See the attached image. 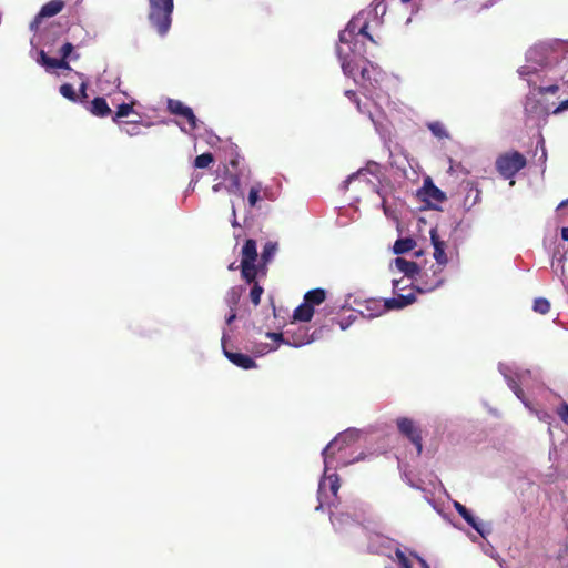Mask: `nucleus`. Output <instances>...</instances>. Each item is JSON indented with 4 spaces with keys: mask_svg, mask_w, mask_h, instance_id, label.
Wrapping results in <instances>:
<instances>
[{
    "mask_svg": "<svg viewBox=\"0 0 568 568\" xmlns=\"http://www.w3.org/2000/svg\"><path fill=\"white\" fill-rule=\"evenodd\" d=\"M242 261L241 262H250L255 263L257 260V248L255 240L248 239L245 241L242 247Z\"/></svg>",
    "mask_w": 568,
    "mask_h": 568,
    "instance_id": "6ab92c4d",
    "label": "nucleus"
},
{
    "mask_svg": "<svg viewBox=\"0 0 568 568\" xmlns=\"http://www.w3.org/2000/svg\"><path fill=\"white\" fill-rule=\"evenodd\" d=\"M415 246V240H413L412 237H402L396 240L393 250L395 254H404L412 251Z\"/></svg>",
    "mask_w": 568,
    "mask_h": 568,
    "instance_id": "393cba45",
    "label": "nucleus"
},
{
    "mask_svg": "<svg viewBox=\"0 0 568 568\" xmlns=\"http://www.w3.org/2000/svg\"><path fill=\"white\" fill-rule=\"evenodd\" d=\"M552 67L558 71V75L561 77V82L568 84V51Z\"/></svg>",
    "mask_w": 568,
    "mask_h": 568,
    "instance_id": "cd10ccee",
    "label": "nucleus"
},
{
    "mask_svg": "<svg viewBox=\"0 0 568 568\" xmlns=\"http://www.w3.org/2000/svg\"><path fill=\"white\" fill-rule=\"evenodd\" d=\"M266 336L275 342L285 343V341H286V338H284V335L282 333H267Z\"/></svg>",
    "mask_w": 568,
    "mask_h": 568,
    "instance_id": "8fccbe9b",
    "label": "nucleus"
},
{
    "mask_svg": "<svg viewBox=\"0 0 568 568\" xmlns=\"http://www.w3.org/2000/svg\"><path fill=\"white\" fill-rule=\"evenodd\" d=\"M455 509L471 528H474L477 532L484 536V532L481 531L479 524L464 505H462L460 503H455Z\"/></svg>",
    "mask_w": 568,
    "mask_h": 568,
    "instance_id": "aec40b11",
    "label": "nucleus"
},
{
    "mask_svg": "<svg viewBox=\"0 0 568 568\" xmlns=\"http://www.w3.org/2000/svg\"><path fill=\"white\" fill-rule=\"evenodd\" d=\"M337 54L342 62L343 72L348 77H353L355 73V68L353 65V61L348 59L349 54L345 52L342 47L337 48Z\"/></svg>",
    "mask_w": 568,
    "mask_h": 568,
    "instance_id": "a878e982",
    "label": "nucleus"
},
{
    "mask_svg": "<svg viewBox=\"0 0 568 568\" xmlns=\"http://www.w3.org/2000/svg\"><path fill=\"white\" fill-rule=\"evenodd\" d=\"M241 298V292L237 287H232L229 290L225 296V302L230 310H236L239 302Z\"/></svg>",
    "mask_w": 568,
    "mask_h": 568,
    "instance_id": "c756f323",
    "label": "nucleus"
},
{
    "mask_svg": "<svg viewBox=\"0 0 568 568\" xmlns=\"http://www.w3.org/2000/svg\"><path fill=\"white\" fill-rule=\"evenodd\" d=\"M236 318V310H230V314L225 317V322L227 325H231Z\"/></svg>",
    "mask_w": 568,
    "mask_h": 568,
    "instance_id": "603ef678",
    "label": "nucleus"
},
{
    "mask_svg": "<svg viewBox=\"0 0 568 568\" xmlns=\"http://www.w3.org/2000/svg\"><path fill=\"white\" fill-rule=\"evenodd\" d=\"M232 216H233L232 226H234V227L240 226V224H239V222L236 220V211H235L234 206L232 207Z\"/></svg>",
    "mask_w": 568,
    "mask_h": 568,
    "instance_id": "13d9d810",
    "label": "nucleus"
},
{
    "mask_svg": "<svg viewBox=\"0 0 568 568\" xmlns=\"http://www.w3.org/2000/svg\"><path fill=\"white\" fill-rule=\"evenodd\" d=\"M182 118H184L189 125H190V130H195L197 128V124H196V116L193 112V110L189 106L187 110L181 115Z\"/></svg>",
    "mask_w": 568,
    "mask_h": 568,
    "instance_id": "79ce46f5",
    "label": "nucleus"
},
{
    "mask_svg": "<svg viewBox=\"0 0 568 568\" xmlns=\"http://www.w3.org/2000/svg\"><path fill=\"white\" fill-rule=\"evenodd\" d=\"M568 110V99L561 101L552 111V114H559L564 111Z\"/></svg>",
    "mask_w": 568,
    "mask_h": 568,
    "instance_id": "09e8293b",
    "label": "nucleus"
},
{
    "mask_svg": "<svg viewBox=\"0 0 568 568\" xmlns=\"http://www.w3.org/2000/svg\"><path fill=\"white\" fill-rule=\"evenodd\" d=\"M402 1L406 3V2H409L410 0H402Z\"/></svg>",
    "mask_w": 568,
    "mask_h": 568,
    "instance_id": "338daca9",
    "label": "nucleus"
},
{
    "mask_svg": "<svg viewBox=\"0 0 568 568\" xmlns=\"http://www.w3.org/2000/svg\"><path fill=\"white\" fill-rule=\"evenodd\" d=\"M557 414L560 419L568 425V404L566 402L559 406Z\"/></svg>",
    "mask_w": 568,
    "mask_h": 568,
    "instance_id": "49530a36",
    "label": "nucleus"
},
{
    "mask_svg": "<svg viewBox=\"0 0 568 568\" xmlns=\"http://www.w3.org/2000/svg\"><path fill=\"white\" fill-rule=\"evenodd\" d=\"M365 311L367 312V317L379 316L388 308L385 306V301L382 303L379 300H368L365 302Z\"/></svg>",
    "mask_w": 568,
    "mask_h": 568,
    "instance_id": "4be33fe9",
    "label": "nucleus"
},
{
    "mask_svg": "<svg viewBox=\"0 0 568 568\" xmlns=\"http://www.w3.org/2000/svg\"><path fill=\"white\" fill-rule=\"evenodd\" d=\"M141 124L139 122H123L121 131L130 136H135L141 133Z\"/></svg>",
    "mask_w": 568,
    "mask_h": 568,
    "instance_id": "c9c22d12",
    "label": "nucleus"
},
{
    "mask_svg": "<svg viewBox=\"0 0 568 568\" xmlns=\"http://www.w3.org/2000/svg\"><path fill=\"white\" fill-rule=\"evenodd\" d=\"M430 241L434 246V258L436 260L438 266L437 270L433 271V277L430 280L427 278V274H424L420 278V285L416 287V290L420 293L432 292L439 287L444 278L442 276L443 267L447 264L448 258L445 253L446 243L440 240L437 229L433 227L429 232Z\"/></svg>",
    "mask_w": 568,
    "mask_h": 568,
    "instance_id": "f257e3e1",
    "label": "nucleus"
},
{
    "mask_svg": "<svg viewBox=\"0 0 568 568\" xmlns=\"http://www.w3.org/2000/svg\"><path fill=\"white\" fill-rule=\"evenodd\" d=\"M552 110L535 97L528 95L525 102V113L527 118L535 121H546L552 114Z\"/></svg>",
    "mask_w": 568,
    "mask_h": 568,
    "instance_id": "0eeeda50",
    "label": "nucleus"
},
{
    "mask_svg": "<svg viewBox=\"0 0 568 568\" xmlns=\"http://www.w3.org/2000/svg\"><path fill=\"white\" fill-rule=\"evenodd\" d=\"M396 558L400 565V568H412V565H410L408 558L402 550H399V549L396 550Z\"/></svg>",
    "mask_w": 568,
    "mask_h": 568,
    "instance_id": "c03bdc74",
    "label": "nucleus"
},
{
    "mask_svg": "<svg viewBox=\"0 0 568 568\" xmlns=\"http://www.w3.org/2000/svg\"><path fill=\"white\" fill-rule=\"evenodd\" d=\"M189 106H186L182 101L180 100H174V99H169L168 100V110L170 111V113L172 114H175V115H182L186 110H187Z\"/></svg>",
    "mask_w": 568,
    "mask_h": 568,
    "instance_id": "7c9ffc66",
    "label": "nucleus"
},
{
    "mask_svg": "<svg viewBox=\"0 0 568 568\" xmlns=\"http://www.w3.org/2000/svg\"><path fill=\"white\" fill-rule=\"evenodd\" d=\"M314 315V308L304 301L294 310L293 318L300 322H310Z\"/></svg>",
    "mask_w": 568,
    "mask_h": 568,
    "instance_id": "412c9836",
    "label": "nucleus"
},
{
    "mask_svg": "<svg viewBox=\"0 0 568 568\" xmlns=\"http://www.w3.org/2000/svg\"><path fill=\"white\" fill-rule=\"evenodd\" d=\"M368 30V22L364 21L361 27H358V36H363L367 40H369L373 43H376L373 36L367 31Z\"/></svg>",
    "mask_w": 568,
    "mask_h": 568,
    "instance_id": "37998d69",
    "label": "nucleus"
},
{
    "mask_svg": "<svg viewBox=\"0 0 568 568\" xmlns=\"http://www.w3.org/2000/svg\"><path fill=\"white\" fill-rule=\"evenodd\" d=\"M519 75L528 82L529 78H534L538 81V84L551 83L555 80H561L558 71L555 70L552 64L542 65L540 69H537L531 65H523L518 70Z\"/></svg>",
    "mask_w": 568,
    "mask_h": 568,
    "instance_id": "39448f33",
    "label": "nucleus"
},
{
    "mask_svg": "<svg viewBox=\"0 0 568 568\" xmlns=\"http://www.w3.org/2000/svg\"><path fill=\"white\" fill-rule=\"evenodd\" d=\"M365 63L361 69V85L365 90L366 97L373 100L376 91L381 89L385 73L377 64L368 60H365Z\"/></svg>",
    "mask_w": 568,
    "mask_h": 568,
    "instance_id": "7ed1b4c3",
    "label": "nucleus"
},
{
    "mask_svg": "<svg viewBox=\"0 0 568 568\" xmlns=\"http://www.w3.org/2000/svg\"><path fill=\"white\" fill-rule=\"evenodd\" d=\"M326 298V292L323 288H314L304 295V301L310 303V305L314 308L315 305L322 304Z\"/></svg>",
    "mask_w": 568,
    "mask_h": 568,
    "instance_id": "5701e85b",
    "label": "nucleus"
},
{
    "mask_svg": "<svg viewBox=\"0 0 568 568\" xmlns=\"http://www.w3.org/2000/svg\"><path fill=\"white\" fill-rule=\"evenodd\" d=\"M355 106L357 109V111L362 114H365L369 118V120L375 123V120H374V116H373V113L369 109V104L367 102H362L361 99L356 100L355 102Z\"/></svg>",
    "mask_w": 568,
    "mask_h": 568,
    "instance_id": "58836bf2",
    "label": "nucleus"
},
{
    "mask_svg": "<svg viewBox=\"0 0 568 568\" xmlns=\"http://www.w3.org/2000/svg\"><path fill=\"white\" fill-rule=\"evenodd\" d=\"M223 353L225 357L237 367L243 369H251L256 367L255 361L246 354L227 351L224 346Z\"/></svg>",
    "mask_w": 568,
    "mask_h": 568,
    "instance_id": "9b49d317",
    "label": "nucleus"
},
{
    "mask_svg": "<svg viewBox=\"0 0 568 568\" xmlns=\"http://www.w3.org/2000/svg\"><path fill=\"white\" fill-rule=\"evenodd\" d=\"M236 268H237V266H235V263H232V264L229 266V270H231V271H234V270H236Z\"/></svg>",
    "mask_w": 568,
    "mask_h": 568,
    "instance_id": "0e129e2a",
    "label": "nucleus"
},
{
    "mask_svg": "<svg viewBox=\"0 0 568 568\" xmlns=\"http://www.w3.org/2000/svg\"><path fill=\"white\" fill-rule=\"evenodd\" d=\"M416 301V296L414 293H409L406 295L398 294L395 297L385 300V306L388 310H400Z\"/></svg>",
    "mask_w": 568,
    "mask_h": 568,
    "instance_id": "2eb2a0df",
    "label": "nucleus"
},
{
    "mask_svg": "<svg viewBox=\"0 0 568 568\" xmlns=\"http://www.w3.org/2000/svg\"><path fill=\"white\" fill-rule=\"evenodd\" d=\"M345 95L355 104L356 100H358V95L355 91L353 90H346L345 91Z\"/></svg>",
    "mask_w": 568,
    "mask_h": 568,
    "instance_id": "3c124183",
    "label": "nucleus"
},
{
    "mask_svg": "<svg viewBox=\"0 0 568 568\" xmlns=\"http://www.w3.org/2000/svg\"><path fill=\"white\" fill-rule=\"evenodd\" d=\"M275 251L276 245L274 243L268 242L265 244L262 252V260L264 261V263H267L273 257Z\"/></svg>",
    "mask_w": 568,
    "mask_h": 568,
    "instance_id": "ea45409f",
    "label": "nucleus"
},
{
    "mask_svg": "<svg viewBox=\"0 0 568 568\" xmlns=\"http://www.w3.org/2000/svg\"><path fill=\"white\" fill-rule=\"evenodd\" d=\"M80 97V101H82V99H85L87 98V83L85 82H82L81 85H80V94H78Z\"/></svg>",
    "mask_w": 568,
    "mask_h": 568,
    "instance_id": "5fc2aeb1",
    "label": "nucleus"
},
{
    "mask_svg": "<svg viewBox=\"0 0 568 568\" xmlns=\"http://www.w3.org/2000/svg\"><path fill=\"white\" fill-rule=\"evenodd\" d=\"M467 194L465 196V204H469L470 206L475 205L480 199V190L477 184L474 182H467Z\"/></svg>",
    "mask_w": 568,
    "mask_h": 568,
    "instance_id": "c85d7f7f",
    "label": "nucleus"
},
{
    "mask_svg": "<svg viewBox=\"0 0 568 568\" xmlns=\"http://www.w3.org/2000/svg\"><path fill=\"white\" fill-rule=\"evenodd\" d=\"M559 82H561V80H555L551 83L546 84H538L537 80H535L534 78H529L528 87L530 88V94H532L534 92H536L539 95H545L548 93L556 94L560 88Z\"/></svg>",
    "mask_w": 568,
    "mask_h": 568,
    "instance_id": "ddd939ff",
    "label": "nucleus"
},
{
    "mask_svg": "<svg viewBox=\"0 0 568 568\" xmlns=\"http://www.w3.org/2000/svg\"><path fill=\"white\" fill-rule=\"evenodd\" d=\"M132 112H133L132 103H122L118 106L112 120H113V122L119 123L120 118L128 116Z\"/></svg>",
    "mask_w": 568,
    "mask_h": 568,
    "instance_id": "72a5a7b5",
    "label": "nucleus"
},
{
    "mask_svg": "<svg viewBox=\"0 0 568 568\" xmlns=\"http://www.w3.org/2000/svg\"><path fill=\"white\" fill-rule=\"evenodd\" d=\"M399 433L408 438L416 447L417 455L423 453V437L420 427L408 417H400L396 420Z\"/></svg>",
    "mask_w": 568,
    "mask_h": 568,
    "instance_id": "423d86ee",
    "label": "nucleus"
},
{
    "mask_svg": "<svg viewBox=\"0 0 568 568\" xmlns=\"http://www.w3.org/2000/svg\"><path fill=\"white\" fill-rule=\"evenodd\" d=\"M326 481H328L329 490H331L332 495L335 497L337 496L338 489L341 487L339 478L336 474H332V475L327 476L324 480H322L320 483V487H318V499H320L321 504L317 507V509L323 506L322 495H323V490H324V486H325Z\"/></svg>",
    "mask_w": 568,
    "mask_h": 568,
    "instance_id": "a211bd4d",
    "label": "nucleus"
},
{
    "mask_svg": "<svg viewBox=\"0 0 568 568\" xmlns=\"http://www.w3.org/2000/svg\"><path fill=\"white\" fill-rule=\"evenodd\" d=\"M59 91L62 97H64L65 99L72 101V102L80 101V97L77 94L74 88L70 83H63L60 87Z\"/></svg>",
    "mask_w": 568,
    "mask_h": 568,
    "instance_id": "2f4dec72",
    "label": "nucleus"
},
{
    "mask_svg": "<svg viewBox=\"0 0 568 568\" xmlns=\"http://www.w3.org/2000/svg\"><path fill=\"white\" fill-rule=\"evenodd\" d=\"M41 63L48 68H58V69H67L70 70V65L68 61H64V59H55L50 58L45 54L44 51L40 52Z\"/></svg>",
    "mask_w": 568,
    "mask_h": 568,
    "instance_id": "b1692460",
    "label": "nucleus"
},
{
    "mask_svg": "<svg viewBox=\"0 0 568 568\" xmlns=\"http://www.w3.org/2000/svg\"><path fill=\"white\" fill-rule=\"evenodd\" d=\"M428 129L433 132V134L435 136H438V138L447 136L446 130L440 122L429 123Z\"/></svg>",
    "mask_w": 568,
    "mask_h": 568,
    "instance_id": "a19ab883",
    "label": "nucleus"
},
{
    "mask_svg": "<svg viewBox=\"0 0 568 568\" xmlns=\"http://www.w3.org/2000/svg\"><path fill=\"white\" fill-rule=\"evenodd\" d=\"M359 19H352L346 28L339 33V41L342 44L351 45L355 38L358 36V27H361Z\"/></svg>",
    "mask_w": 568,
    "mask_h": 568,
    "instance_id": "4468645a",
    "label": "nucleus"
},
{
    "mask_svg": "<svg viewBox=\"0 0 568 568\" xmlns=\"http://www.w3.org/2000/svg\"><path fill=\"white\" fill-rule=\"evenodd\" d=\"M395 266L409 278H415L419 274L420 268L416 262L407 261L404 257H396Z\"/></svg>",
    "mask_w": 568,
    "mask_h": 568,
    "instance_id": "dca6fc26",
    "label": "nucleus"
},
{
    "mask_svg": "<svg viewBox=\"0 0 568 568\" xmlns=\"http://www.w3.org/2000/svg\"><path fill=\"white\" fill-rule=\"evenodd\" d=\"M63 7L64 2L62 0H51L47 2L44 6H42L39 13L30 23V29L37 30L44 18H50L58 14L59 12L62 11Z\"/></svg>",
    "mask_w": 568,
    "mask_h": 568,
    "instance_id": "1a4fd4ad",
    "label": "nucleus"
},
{
    "mask_svg": "<svg viewBox=\"0 0 568 568\" xmlns=\"http://www.w3.org/2000/svg\"><path fill=\"white\" fill-rule=\"evenodd\" d=\"M261 190H262V186L260 183L253 185L250 189L247 201H248V205L251 207H254L257 204V202L261 200V196H260Z\"/></svg>",
    "mask_w": 568,
    "mask_h": 568,
    "instance_id": "e433bc0d",
    "label": "nucleus"
},
{
    "mask_svg": "<svg viewBox=\"0 0 568 568\" xmlns=\"http://www.w3.org/2000/svg\"><path fill=\"white\" fill-rule=\"evenodd\" d=\"M213 189H214V191H219L217 185H214Z\"/></svg>",
    "mask_w": 568,
    "mask_h": 568,
    "instance_id": "69168bd1",
    "label": "nucleus"
},
{
    "mask_svg": "<svg viewBox=\"0 0 568 568\" xmlns=\"http://www.w3.org/2000/svg\"><path fill=\"white\" fill-rule=\"evenodd\" d=\"M232 186L235 189L234 192H236L240 189V176L236 174L231 175Z\"/></svg>",
    "mask_w": 568,
    "mask_h": 568,
    "instance_id": "864d4df0",
    "label": "nucleus"
},
{
    "mask_svg": "<svg viewBox=\"0 0 568 568\" xmlns=\"http://www.w3.org/2000/svg\"><path fill=\"white\" fill-rule=\"evenodd\" d=\"M414 557L417 559L422 568H430L428 562L423 557L418 556L417 554H414Z\"/></svg>",
    "mask_w": 568,
    "mask_h": 568,
    "instance_id": "6e6d98bb",
    "label": "nucleus"
},
{
    "mask_svg": "<svg viewBox=\"0 0 568 568\" xmlns=\"http://www.w3.org/2000/svg\"><path fill=\"white\" fill-rule=\"evenodd\" d=\"M174 0H149L148 19L160 36H165L172 23Z\"/></svg>",
    "mask_w": 568,
    "mask_h": 568,
    "instance_id": "f03ea898",
    "label": "nucleus"
},
{
    "mask_svg": "<svg viewBox=\"0 0 568 568\" xmlns=\"http://www.w3.org/2000/svg\"><path fill=\"white\" fill-rule=\"evenodd\" d=\"M355 174H352L349 175L345 181H344V184H345V189H347L348 184L351 183V181L354 179Z\"/></svg>",
    "mask_w": 568,
    "mask_h": 568,
    "instance_id": "052dcab7",
    "label": "nucleus"
},
{
    "mask_svg": "<svg viewBox=\"0 0 568 568\" xmlns=\"http://www.w3.org/2000/svg\"><path fill=\"white\" fill-rule=\"evenodd\" d=\"M356 438L357 434L354 430L338 434L322 452L325 463H327L328 458L333 457L336 450H342L349 442Z\"/></svg>",
    "mask_w": 568,
    "mask_h": 568,
    "instance_id": "6e6552de",
    "label": "nucleus"
},
{
    "mask_svg": "<svg viewBox=\"0 0 568 568\" xmlns=\"http://www.w3.org/2000/svg\"><path fill=\"white\" fill-rule=\"evenodd\" d=\"M532 310L545 315L550 311V302L547 298L538 297L534 301Z\"/></svg>",
    "mask_w": 568,
    "mask_h": 568,
    "instance_id": "f704fd0d",
    "label": "nucleus"
},
{
    "mask_svg": "<svg viewBox=\"0 0 568 568\" xmlns=\"http://www.w3.org/2000/svg\"><path fill=\"white\" fill-rule=\"evenodd\" d=\"M213 162H214L213 154L210 152H205L195 158L194 166L196 169H204V168H207Z\"/></svg>",
    "mask_w": 568,
    "mask_h": 568,
    "instance_id": "473e14b6",
    "label": "nucleus"
},
{
    "mask_svg": "<svg viewBox=\"0 0 568 568\" xmlns=\"http://www.w3.org/2000/svg\"><path fill=\"white\" fill-rule=\"evenodd\" d=\"M72 51H73L72 43H70V42L64 43L60 49L61 59H64V61H67V58H69L71 55Z\"/></svg>",
    "mask_w": 568,
    "mask_h": 568,
    "instance_id": "de8ad7c7",
    "label": "nucleus"
},
{
    "mask_svg": "<svg viewBox=\"0 0 568 568\" xmlns=\"http://www.w3.org/2000/svg\"><path fill=\"white\" fill-rule=\"evenodd\" d=\"M393 286H394V291L399 290V281L393 280Z\"/></svg>",
    "mask_w": 568,
    "mask_h": 568,
    "instance_id": "680f3d73",
    "label": "nucleus"
},
{
    "mask_svg": "<svg viewBox=\"0 0 568 568\" xmlns=\"http://www.w3.org/2000/svg\"><path fill=\"white\" fill-rule=\"evenodd\" d=\"M419 195L425 202L435 201L437 203H440L446 200L445 193L440 189H438L429 178H427L424 181V185L419 191Z\"/></svg>",
    "mask_w": 568,
    "mask_h": 568,
    "instance_id": "9d476101",
    "label": "nucleus"
},
{
    "mask_svg": "<svg viewBox=\"0 0 568 568\" xmlns=\"http://www.w3.org/2000/svg\"><path fill=\"white\" fill-rule=\"evenodd\" d=\"M561 239L564 241H568V227H562L561 229Z\"/></svg>",
    "mask_w": 568,
    "mask_h": 568,
    "instance_id": "bf43d9fd",
    "label": "nucleus"
},
{
    "mask_svg": "<svg viewBox=\"0 0 568 568\" xmlns=\"http://www.w3.org/2000/svg\"><path fill=\"white\" fill-rule=\"evenodd\" d=\"M241 275L247 283H255L257 268L255 263L241 262Z\"/></svg>",
    "mask_w": 568,
    "mask_h": 568,
    "instance_id": "bb28decb",
    "label": "nucleus"
},
{
    "mask_svg": "<svg viewBox=\"0 0 568 568\" xmlns=\"http://www.w3.org/2000/svg\"><path fill=\"white\" fill-rule=\"evenodd\" d=\"M91 114L99 116V118H105L112 113V110L110 109L106 100L102 97L94 98L90 106L88 108Z\"/></svg>",
    "mask_w": 568,
    "mask_h": 568,
    "instance_id": "f3484780",
    "label": "nucleus"
},
{
    "mask_svg": "<svg viewBox=\"0 0 568 568\" xmlns=\"http://www.w3.org/2000/svg\"><path fill=\"white\" fill-rule=\"evenodd\" d=\"M526 164V158L518 151L503 153L496 159V170L504 179L514 178Z\"/></svg>",
    "mask_w": 568,
    "mask_h": 568,
    "instance_id": "20e7f679",
    "label": "nucleus"
},
{
    "mask_svg": "<svg viewBox=\"0 0 568 568\" xmlns=\"http://www.w3.org/2000/svg\"><path fill=\"white\" fill-rule=\"evenodd\" d=\"M567 204H568V200H565V201H562V202L558 205V207H557V209H558V210H560V209L565 207Z\"/></svg>",
    "mask_w": 568,
    "mask_h": 568,
    "instance_id": "e2e57ef3",
    "label": "nucleus"
},
{
    "mask_svg": "<svg viewBox=\"0 0 568 568\" xmlns=\"http://www.w3.org/2000/svg\"><path fill=\"white\" fill-rule=\"evenodd\" d=\"M263 294V287L258 283H254L250 292L252 303L257 306L261 303V296Z\"/></svg>",
    "mask_w": 568,
    "mask_h": 568,
    "instance_id": "4c0bfd02",
    "label": "nucleus"
},
{
    "mask_svg": "<svg viewBox=\"0 0 568 568\" xmlns=\"http://www.w3.org/2000/svg\"><path fill=\"white\" fill-rule=\"evenodd\" d=\"M508 386L510 389L516 394L518 398H523L524 390L521 389L520 385L513 378H509Z\"/></svg>",
    "mask_w": 568,
    "mask_h": 568,
    "instance_id": "a18cd8bd",
    "label": "nucleus"
},
{
    "mask_svg": "<svg viewBox=\"0 0 568 568\" xmlns=\"http://www.w3.org/2000/svg\"><path fill=\"white\" fill-rule=\"evenodd\" d=\"M286 341L285 344L292 345L294 347H301L303 345L310 344L313 342V336L308 334L307 329L300 327L297 332L286 331Z\"/></svg>",
    "mask_w": 568,
    "mask_h": 568,
    "instance_id": "f8f14e48",
    "label": "nucleus"
},
{
    "mask_svg": "<svg viewBox=\"0 0 568 568\" xmlns=\"http://www.w3.org/2000/svg\"><path fill=\"white\" fill-rule=\"evenodd\" d=\"M351 321H338L337 324L339 325L342 331H345L349 325H351Z\"/></svg>",
    "mask_w": 568,
    "mask_h": 568,
    "instance_id": "4d7b16f0",
    "label": "nucleus"
}]
</instances>
